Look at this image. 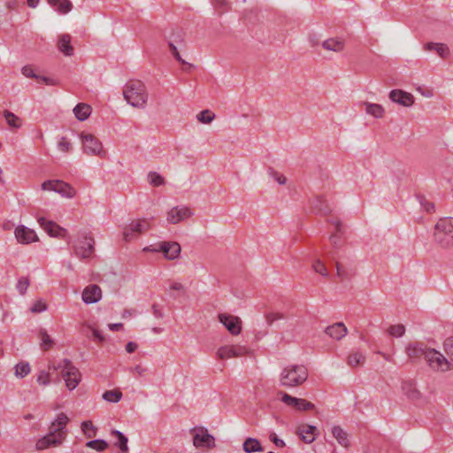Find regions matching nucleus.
<instances>
[{
  "label": "nucleus",
  "mask_w": 453,
  "mask_h": 453,
  "mask_svg": "<svg viewBox=\"0 0 453 453\" xmlns=\"http://www.w3.org/2000/svg\"><path fill=\"white\" fill-rule=\"evenodd\" d=\"M122 96L127 104L134 109L144 110L149 104V90L141 80L127 81L122 88Z\"/></svg>",
  "instance_id": "1"
},
{
  "label": "nucleus",
  "mask_w": 453,
  "mask_h": 453,
  "mask_svg": "<svg viewBox=\"0 0 453 453\" xmlns=\"http://www.w3.org/2000/svg\"><path fill=\"white\" fill-rule=\"evenodd\" d=\"M308 376L309 372L304 365L292 364L282 368L279 374V383L283 388H296L303 385Z\"/></svg>",
  "instance_id": "2"
},
{
  "label": "nucleus",
  "mask_w": 453,
  "mask_h": 453,
  "mask_svg": "<svg viewBox=\"0 0 453 453\" xmlns=\"http://www.w3.org/2000/svg\"><path fill=\"white\" fill-rule=\"evenodd\" d=\"M49 369L60 371L65 386L69 390H73L81 380V373L70 360L63 359L58 363L49 362Z\"/></svg>",
  "instance_id": "3"
},
{
  "label": "nucleus",
  "mask_w": 453,
  "mask_h": 453,
  "mask_svg": "<svg viewBox=\"0 0 453 453\" xmlns=\"http://www.w3.org/2000/svg\"><path fill=\"white\" fill-rule=\"evenodd\" d=\"M434 239L441 248L453 247V218H442L437 221Z\"/></svg>",
  "instance_id": "4"
},
{
  "label": "nucleus",
  "mask_w": 453,
  "mask_h": 453,
  "mask_svg": "<svg viewBox=\"0 0 453 453\" xmlns=\"http://www.w3.org/2000/svg\"><path fill=\"white\" fill-rule=\"evenodd\" d=\"M79 138L81 150L85 155L99 158L107 157V150L104 149L103 142L95 134L83 131L79 134Z\"/></svg>",
  "instance_id": "5"
},
{
  "label": "nucleus",
  "mask_w": 453,
  "mask_h": 453,
  "mask_svg": "<svg viewBox=\"0 0 453 453\" xmlns=\"http://www.w3.org/2000/svg\"><path fill=\"white\" fill-rule=\"evenodd\" d=\"M152 227V219L141 218L131 220L122 229V238L126 242L135 241Z\"/></svg>",
  "instance_id": "6"
},
{
  "label": "nucleus",
  "mask_w": 453,
  "mask_h": 453,
  "mask_svg": "<svg viewBox=\"0 0 453 453\" xmlns=\"http://www.w3.org/2000/svg\"><path fill=\"white\" fill-rule=\"evenodd\" d=\"M41 189L43 192H55L66 199H73L76 196V189L69 183L57 179L47 180L42 182Z\"/></svg>",
  "instance_id": "7"
},
{
  "label": "nucleus",
  "mask_w": 453,
  "mask_h": 453,
  "mask_svg": "<svg viewBox=\"0 0 453 453\" xmlns=\"http://www.w3.org/2000/svg\"><path fill=\"white\" fill-rule=\"evenodd\" d=\"M426 361L430 369L436 372H446L453 369L452 363L434 349H427Z\"/></svg>",
  "instance_id": "8"
},
{
  "label": "nucleus",
  "mask_w": 453,
  "mask_h": 453,
  "mask_svg": "<svg viewBox=\"0 0 453 453\" xmlns=\"http://www.w3.org/2000/svg\"><path fill=\"white\" fill-rule=\"evenodd\" d=\"M251 352V349L247 345L234 343L220 346L217 349L216 355L220 360H227L250 356Z\"/></svg>",
  "instance_id": "9"
},
{
  "label": "nucleus",
  "mask_w": 453,
  "mask_h": 453,
  "mask_svg": "<svg viewBox=\"0 0 453 453\" xmlns=\"http://www.w3.org/2000/svg\"><path fill=\"white\" fill-rule=\"evenodd\" d=\"M95 240L91 234L84 233L73 246L74 255L81 259L92 257L95 251Z\"/></svg>",
  "instance_id": "10"
},
{
  "label": "nucleus",
  "mask_w": 453,
  "mask_h": 453,
  "mask_svg": "<svg viewBox=\"0 0 453 453\" xmlns=\"http://www.w3.org/2000/svg\"><path fill=\"white\" fill-rule=\"evenodd\" d=\"M194 215V211L188 205L179 204L170 207L165 212V220L170 225H178Z\"/></svg>",
  "instance_id": "11"
},
{
  "label": "nucleus",
  "mask_w": 453,
  "mask_h": 453,
  "mask_svg": "<svg viewBox=\"0 0 453 453\" xmlns=\"http://www.w3.org/2000/svg\"><path fill=\"white\" fill-rule=\"evenodd\" d=\"M193 444L197 449H211L215 447V438L204 427L192 430Z\"/></svg>",
  "instance_id": "12"
},
{
  "label": "nucleus",
  "mask_w": 453,
  "mask_h": 453,
  "mask_svg": "<svg viewBox=\"0 0 453 453\" xmlns=\"http://www.w3.org/2000/svg\"><path fill=\"white\" fill-rule=\"evenodd\" d=\"M14 237L17 242L22 245H29L40 241L37 233L25 225H19L14 228Z\"/></svg>",
  "instance_id": "13"
},
{
  "label": "nucleus",
  "mask_w": 453,
  "mask_h": 453,
  "mask_svg": "<svg viewBox=\"0 0 453 453\" xmlns=\"http://www.w3.org/2000/svg\"><path fill=\"white\" fill-rule=\"evenodd\" d=\"M218 319L231 335L237 336L242 333V321L239 317L228 313H220Z\"/></svg>",
  "instance_id": "14"
},
{
  "label": "nucleus",
  "mask_w": 453,
  "mask_h": 453,
  "mask_svg": "<svg viewBox=\"0 0 453 453\" xmlns=\"http://www.w3.org/2000/svg\"><path fill=\"white\" fill-rule=\"evenodd\" d=\"M157 250L166 260L173 261L180 257L181 247L177 242L164 241L157 242Z\"/></svg>",
  "instance_id": "15"
},
{
  "label": "nucleus",
  "mask_w": 453,
  "mask_h": 453,
  "mask_svg": "<svg viewBox=\"0 0 453 453\" xmlns=\"http://www.w3.org/2000/svg\"><path fill=\"white\" fill-rule=\"evenodd\" d=\"M39 226L50 236L55 238H64L66 235V229L56 222L47 219L44 217H38Z\"/></svg>",
  "instance_id": "16"
},
{
  "label": "nucleus",
  "mask_w": 453,
  "mask_h": 453,
  "mask_svg": "<svg viewBox=\"0 0 453 453\" xmlns=\"http://www.w3.org/2000/svg\"><path fill=\"white\" fill-rule=\"evenodd\" d=\"M65 439V433H54L50 429V434L41 438L36 442V449L43 450L50 446H58Z\"/></svg>",
  "instance_id": "17"
},
{
  "label": "nucleus",
  "mask_w": 453,
  "mask_h": 453,
  "mask_svg": "<svg viewBox=\"0 0 453 453\" xmlns=\"http://www.w3.org/2000/svg\"><path fill=\"white\" fill-rule=\"evenodd\" d=\"M102 298L101 288L95 284L87 286L81 293V299L87 304L96 303Z\"/></svg>",
  "instance_id": "18"
},
{
  "label": "nucleus",
  "mask_w": 453,
  "mask_h": 453,
  "mask_svg": "<svg viewBox=\"0 0 453 453\" xmlns=\"http://www.w3.org/2000/svg\"><path fill=\"white\" fill-rule=\"evenodd\" d=\"M389 98L395 104L404 107H410L414 104V96L402 89H393L389 93Z\"/></svg>",
  "instance_id": "19"
},
{
  "label": "nucleus",
  "mask_w": 453,
  "mask_h": 453,
  "mask_svg": "<svg viewBox=\"0 0 453 453\" xmlns=\"http://www.w3.org/2000/svg\"><path fill=\"white\" fill-rule=\"evenodd\" d=\"M316 426L308 424H300L296 428V434L305 443H311L315 440Z\"/></svg>",
  "instance_id": "20"
},
{
  "label": "nucleus",
  "mask_w": 453,
  "mask_h": 453,
  "mask_svg": "<svg viewBox=\"0 0 453 453\" xmlns=\"http://www.w3.org/2000/svg\"><path fill=\"white\" fill-rule=\"evenodd\" d=\"M322 47L328 51L342 52L345 48V41L341 37H331L322 42Z\"/></svg>",
  "instance_id": "21"
},
{
  "label": "nucleus",
  "mask_w": 453,
  "mask_h": 453,
  "mask_svg": "<svg viewBox=\"0 0 453 453\" xmlns=\"http://www.w3.org/2000/svg\"><path fill=\"white\" fill-rule=\"evenodd\" d=\"M326 334L329 337L340 341L346 336L348 329L343 323L338 322L327 326Z\"/></svg>",
  "instance_id": "22"
},
{
  "label": "nucleus",
  "mask_w": 453,
  "mask_h": 453,
  "mask_svg": "<svg viewBox=\"0 0 453 453\" xmlns=\"http://www.w3.org/2000/svg\"><path fill=\"white\" fill-rule=\"evenodd\" d=\"M402 393L410 400L415 401L421 398V393L416 385L410 380L403 381L401 385Z\"/></svg>",
  "instance_id": "23"
},
{
  "label": "nucleus",
  "mask_w": 453,
  "mask_h": 453,
  "mask_svg": "<svg viewBox=\"0 0 453 453\" xmlns=\"http://www.w3.org/2000/svg\"><path fill=\"white\" fill-rule=\"evenodd\" d=\"M427 349L422 343L411 342L406 348V354L411 359L419 358L424 356L426 358Z\"/></svg>",
  "instance_id": "24"
},
{
  "label": "nucleus",
  "mask_w": 453,
  "mask_h": 453,
  "mask_svg": "<svg viewBox=\"0 0 453 453\" xmlns=\"http://www.w3.org/2000/svg\"><path fill=\"white\" fill-rule=\"evenodd\" d=\"M331 434L341 446L344 448L349 447V434L342 427L340 426H332Z\"/></svg>",
  "instance_id": "25"
},
{
  "label": "nucleus",
  "mask_w": 453,
  "mask_h": 453,
  "mask_svg": "<svg viewBox=\"0 0 453 453\" xmlns=\"http://www.w3.org/2000/svg\"><path fill=\"white\" fill-rule=\"evenodd\" d=\"M73 112L79 121H85L91 115L92 108L88 104L80 103L73 108Z\"/></svg>",
  "instance_id": "26"
},
{
  "label": "nucleus",
  "mask_w": 453,
  "mask_h": 453,
  "mask_svg": "<svg viewBox=\"0 0 453 453\" xmlns=\"http://www.w3.org/2000/svg\"><path fill=\"white\" fill-rule=\"evenodd\" d=\"M365 112L377 119H382L385 116V109L379 104H373L370 102H364L362 104Z\"/></svg>",
  "instance_id": "27"
},
{
  "label": "nucleus",
  "mask_w": 453,
  "mask_h": 453,
  "mask_svg": "<svg viewBox=\"0 0 453 453\" xmlns=\"http://www.w3.org/2000/svg\"><path fill=\"white\" fill-rule=\"evenodd\" d=\"M58 48L65 56H72L73 54V47L71 45V36L67 34L59 35Z\"/></svg>",
  "instance_id": "28"
},
{
  "label": "nucleus",
  "mask_w": 453,
  "mask_h": 453,
  "mask_svg": "<svg viewBox=\"0 0 453 453\" xmlns=\"http://www.w3.org/2000/svg\"><path fill=\"white\" fill-rule=\"evenodd\" d=\"M365 362V356L358 351H351L347 357V364L351 368H357L362 366Z\"/></svg>",
  "instance_id": "29"
},
{
  "label": "nucleus",
  "mask_w": 453,
  "mask_h": 453,
  "mask_svg": "<svg viewBox=\"0 0 453 453\" xmlns=\"http://www.w3.org/2000/svg\"><path fill=\"white\" fill-rule=\"evenodd\" d=\"M14 376L18 379H23L30 374L32 368L27 361H20L13 368Z\"/></svg>",
  "instance_id": "30"
},
{
  "label": "nucleus",
  "mask_w": 453,
  "mask_h": 453,
  "mask_svg": "<svg viewBox=\"0 0 453 453\" xmlns=\"http://www.w3.org/2000/svg\"><path fill=\"white\" fill-rule=\"evenodd\" d=\"M243 450L245 453H256V452H263L264 449L261 446L259 441L255 438H247L243 442Z\"/></svg>",
  "instance_id": "31"
},
{
  "label": "nucleus",
  "mask_w": 453,
  "mask_h": 453,
  "mask_svg": "<svg viewBox=\"0 0 453 453\" xmlns=\"http://www.w3.org/2000/svg\"><path fill=\"white\" fill-rule=\"evenodd\" d=\"M311 268L313 272L324 278H329V272L324 261L319 257H316L311 261Z\"/></svg>",
  "instance_id": "32"
},
{
  "label": "nucleus",
  "mask_w": 453,
  "mask_h": 453,
  "mask_svg": "<svg viewBox=\"0 0 453 453\" xmlns=\"http://www.w3.org/2000/svg\"><path fill=\"white\" fill-rule=\"evenodd\" d=\"M47 2L50 5L56 7L58 12L62 14L68 13L73 8L70 0H47Z\"/></svg>",
  "instance_id": "33"
},
{
  "label": "nucleus",
  "mask_w": 453,
  "mask_h": 453,
  "mask_svg": "<svg viewBox=\"0 0 453 453\" xmlns=\"http://www.w3.org/2000/svg\"><path fill=\"white\" fill-rule=\"evenodd\" d=\"M67 421V416L65 413H60L58 415L56 420L52 422L50 429L54 433H65L63 430L65 427Z\"/></svg>",
  "instance_id": "34"
},
{
  "label": "nucleus",
  "mask_w": 453,
  "mask_h": 453,
  "mask_svg": "<svg viewBox=\"0 0 453 453\" xmlns=\"http://www.w3.org/2000/svg\"><path fill=\"white\" fill-rule=\"evenodd\" d=\"M426 50H434L437 54L445 58L449 55V50L448 46L441 43L428 42L425 45Z\"/></svg>",
  "instance_id": "35"
},
{
  "label": "nucleus",
  "mask_w": 453,
  "mask_h": 453,
  "mask_svg": "<svg viewBox=\"0 0 453 453\" xmlns=\"http://www.w3.org/2000/svg\"><path fill=\"white\" fill-rule=\"evenodd\" d=\"M148 183L154 188L162 187L165 185V178L158 173L151 171L147 174Z\"/></svg>",
  "instance_id": "36"
},
{
  "label": "nucleus",
  "mask_w": 453,
  "mask_h": 453,
  "mask_svg": "<svg viewBox=\"0 0 453 453\" xmlns=\"http://www.w3.org/2000/svg\"><path fill=\"white\" fill-rule=\"evenodd\" d=\"M38 337L41 341V343H40L41 348L44 351H48L55 344L54 341L51 339V337L49 335L47 331L44 329L40 330Z\"/></svg>",
  "instance_id": "37"
},
{
  "label": "nucleus",
  "mask_w": 453,
  "mask_h": 453,
  "mask_svg": "<svg viewBox=\"0 0 453 453\" xmlns=\"http://www.w3.org/2000/svg\"><path fill=\"white\" fill-rule=\"evenodd\" d=\"M50 371H54L53 369H42L36 374V382L42 387H46L51 382V374Z\"/></svg>",
  "instance_id": "38"
},
{
  "label": "nucleus",
  "mask_w": 453,
  "mask_h": 453,
  "mask_svg": "<svg viewBox=\"0 0 453 453\" xmlns=\"http://www.w3.org/2000/svg\"><path fill=\"white\" fill-rule=\"evenodd\" d=\"M3 115H4L7 124L9 125V127H11L12 128H19L22 126L21 119L18 116H16L14 113L5 110L3 112Z\"/></svg>",
  "instance_id": "39"
},
{
  "label": "nucleus",
  "mask_w": 453,
  "mask_h": 453,
  "mask_svg": "<svg viewBox=\"0 0 453 453\" xmlns=\"http://www.w3.org/2000/svg\"><path fill=\"white\" fill-rule=\"evenodd\" d=\"M103 398L109 403H118L122 398V392L117 388L107 390L103 394Z\"/></svg>",
  "instance_id": "40"
},
{
  "label": "nucleus",
  "mask_w": 453,
  "mask_h": 453,
  "mask_svg": "<svg viewBox=\"0 0 453 453\" xmlns=\"http://www.w3.org/2000/svg\"><path fill=\"white\" fill-rule=\"evenodd\" d=\"M81 428L85 436L88 438H94L96 435L97 428L90 420L83 421L81 423Z\"/></svg>",
  "instance_id": "41"
},
{
  "label": "nucleus",
  "mask_w": 453,
  "mask_h": 453,
  "mask_svg": "<svg viewBox=\"0 0 453 453\" xmlns=\"http://www.w3.org/2000/svg\"><path fill=\"white\" fill-rule=\"evenodd\" d=\"M311 205L322 213L326 214L329 211V207L322 196H315L311 201Z\"/></svg>",
  "instance_id": "42"
},
{
  "label": "nucleus",
  "mask_w": 453,
  "mask_h": 453,
  "mask_svg": "<svg viewBox=\"0 0 453 453\" xmlns=\"http://www.w3.org/2000/svg\"><path fill=\"white\" fill-rule=\"evenodd\" d=\"M214 119L215 114L210 110H203L196 115V119L202 124H211Z\"/></svg>",
  "instance_id": "43"
},
{
  "label": "nucleus",
  "mask_w": 453,
  "mask_h": 453,
  "mask_svg": "<svg viewBox=\"0 0 453 453\" xmlns=\"http://www.w3.org/2000/svg\"><path fill=\"white\" fill-rule=\"evenodd\" d=\"M111 434H113L114 436H116L118 438L119 441L116 443V445L119 448V449L122 452H127L128 450L127 438L121 432L117 431V430H113L111 432Z\"/></svg>",
  "instance_id": "44"
},
{
  "label": "nucleus",
  "mask_w": 453,
  "mask_h": 453,
  "mask_svg": "<svg viewBox=\"0 0 453 453\" xmlns=\"http://www.w3.org/2000/svg\"><path fill=\"white\" fill-rule=\"evenodd\" d=\"M86 446L100 452L105 450L109 447L108 443L104 440L89 441L86 443Z\"/></svg>",
  "instance_id": "45"
},
{
  "label": "nucleus",
  "mask_w": 453,
  "mask_h": 453,
  "mask_svg": "<svg viewBox=\"0 0 453 453\" xmlns=\"http://www.w3.org/2000/svg\"><path fill=\"white\" fill-rule=\"evenodd\" d=\"M388 333L393 337H402L405 333V326L402 324L392 325L388 328Z\"/></svg>",
  "instance_id": "46"
},
{
  "label": "nucleus",
  "mask_w": 453,
  "mask_h": 453,
  "mask_svg": "<svg viewBox=\"0 0 453 453\" xmlns=\"http://www.w3.org/2000/svg\"><path fill=\"white\" fill-rule=\"evenodd\" d=\"M57 147L58 150L63 153H68L73 150V144L66 137L60 138Z\"/></svg>",
  "instance_id": "47"
},
{
  "label": "nucleus",
  "mask_w": 453,
  "mask_h": 453,
  "mask_svg": "<svg viewBox=\"0 0 453 453\" xmlns=\"http://www.w3.org/2000/svg\"><path fill=\"white\" fill-rule=\"evenodd\" d=\"M30 285L29 280L27 277H21L18 280L16 288L19 295L23 296L26 294Z\"/></svg>",
  "instance_id": "48"
},
{
  "label": "nucleus",
  "mask_w": 453,
  "mask_h": 453,
  "mask_svg": "<svg viewBox=\"0 0 453 453\" xmlns=\"http://www.w3.org/2000/svg\"><path fill=\"white\" fill-rule=\"evenodd\" d=\"M298 399L299 398L292 396L287 393H281V402L288 406L294 407L295 409H296Z\"/></svg>",
  "instance_id": "49"
},
{
  "label": "nucleus",
  "mask_w": 453,
  "mask_h": 453,
  "mask_svg": "<svg viewBox=\"0 0 453 453\" xmlns=\"http://www.w3.org/2000/svg\"><path fill=\"white\" fill-rule=\"evenodd\" d=\"M298 399L299 398L292 396L287 393H281V402L288 406L294 407L295 409H296Z\"/></svg>",
  "instance_id": "50"
},
{
  "label": "nucleus",
  "mask_w": 453,
  "mask_h": 453,
  "mask_svg": "<svg viewBox=\"0 0 453 453\" xmlns=\"http://www.w3.org/2000/svg\"><path fill=\"white\" fill-rule=\"evenodd\" d=\"M443 349L450 359L449 361L453 364V337L448 338L444 341Z\"/></svg>",
  "instance_id": "51"
},
{
  "label": "nucleus",
  "mask_w": 453,
  "mask_h": 453,
  "mask_svg": "<svg viewBox=\"0 0 453 453\" xmlns=\"http://www.w3.org/2000/svg\"><path fill=\"white\" fill-rule=\"evenodd\" d=\"M47 303L42 300H37L30 308L31 312L33 313H41L47 310Z\"/></svg>",
  "instance_id": "52"
},
{
  "label": "nucleus",
  "mask_w": 453,
  "mask_h": 453,
  "mask_svg": "<svg viewBox=\"0 0 453 453\" xmlns=\"http://www.w3.org/2000/svg\"><path fill=\"white\" fill-rule=\"evenodd\" d=\"M213 5L219 13H224L228 10L229 4L227 0H213Z\"/></svg>",
  "instance_id": "53"
},
{
  "label": "nucleus",
  "mask_w": 453,
  "mask_h": 453,
  "mask_svg": "<svg viewBox=\"0 0 453 453\" xmlns=\"http://www.w3.org/2000/svg\"><path fill=\"white\" fill-rule=\"evenodd\" d=\"M21 73L27 78L36 79L38 75L35 73V70L33 65H26L21 68Z\"/></svg>",
  "instance_id": "54"
},
{
  "label": "nucleus",
  "mask_w": 453,
  "mask_h": 453,
  "mask_svg": "<svg viewBox=\"0 0 453 453\" xmlns=\"http://www.w3.org/2000/svg\"><path fill=\"white\" fill-rule=\"evenodd\" d=\"M314 404L305 399L299 398L296 409L297 411H310L314 409Z\"/></svg>",
  "instance_id": "55"
},
{
  "label": "nucleus",
  "mask_w": 453,
  "mask_h": 453,
  "mask_svg": "<svg viewBox=\"0 0 453 453\" xmlns=\"http://www.w3.org/2000/svg\"><path fill=\"white\" fill-rule=\"evenodd\" d=\"M151 311L153 316L157 319H161L165 317L163 306L159 303H153L151 305Z\"/></svg>",
  "instance_id": "56"
},
{
  "label": "nucleus",
  "mask_w": 453,
  "mask_h": 453,
  "mask_svg": "<svg viewBox=\"0 0 453 453\" xmlns=\"http://www.w3.org/2000/svg\"><path fill=\"white\" fill-rule=\"evenodd\" d=\"M329 240H330L331 244L334 248H340L343 243L342 234L334 233L330 235Z\"/></svg>",
  "instance_id": "57"
},
{
  "label": "nucleus",
  "mask_w": 453,
  "mask_h": 453,
  "mask_svg": "<svg viewBox=\"0 0 453 453\" xmlns=\"http://www.w3.org/2000/svg\"><path fill=\"white\" fill-rule=\"evenodd\" d=\"M284 319V315L280 312H272L266 316V320L269 324H273L276 320Z\"/></svg>",
  "instance_id": "58"
},
{
  "label": "nucleus",
  "mask_w": 453,
  "mask_h": 453,
  "mask_svg": "<svg viewBox=\"0 0 453 453\" xmlns=\"http://www.w3.org/2000/svg\"><path fill=\"white\" fill-rule=\"evenodd\" d=\"M37 81H38V82L44 83L45 85H48V86H57L58 84L57 80H54L52 78L46 77V76H39L38 75Z\"/></svg>",
  "instance_id": "59"
},
{
  "label": "nucleus",
  "mask_w": 453,
  "mask_h": 453,
  "mask_svg": "<svg viewBox=\"0 0 453 453\" xmlns=\"http://www.w3.org/2000/svg\"><path fill=\"white\" fill-rule=\"evenodd\" d=\"M271 175L280 185H284L287 183V178L283 174L278 172H272Z\"/></svg>",
  "instance_id": "60"
},
{
  "label": "nucleus",
  "mask_w": 453,
  "mask_h": 453,
  "mask_svg": "<svg viewBox=\"0 0 453 453\" xmlns=\"http://www.w3.org/2000/svg\"><path fill=\"white\" fill-rule=\"evenodd\" d=\"M269 438L277 447L282 448L285 446L283 440L280 439L275 433H272Z\"/></svg>",
  "instance_id": "61"
},
{
  "label": "nucleus",
  "mask_w": 453,
  "mask_h": 453,
  "mask_svg": "<svg viewBox=\"0 0 453 453\" xmlns=\"http://www.w3.org/2000/svg\"><path fill=\"white\" fill-rule=\"evenodd\" d=\"M169 48H170L172 54L176 58V60H178L180 63H184V60L181 58V57L177 50V47L173 43L171 42L169 44Z\"/></svg>",
  "instance_id": "62"
},
{
  "label": "nucleus",
  "mask_w": 453,
  "mask_h": 453,
  "mask_svg": "<svg viewBox=\"0 0 453 453\" xmlns=\"http://www.w3.org/2000/svg\"><path fill=\"white\" fill-rule=\"evenodd\" d=\"M169 288L173 291L183 292L185 287L181 282L173 281L170 284Z\"/></svg>",
  "instance_id": "63"
},
{
  "label": "nucleus",
  "mask_w": 453,
  "mask_h": 453,
  "mask_svg": "<svg viewBox=\"0 0 453 453\" xmlns=\"http://www.w3.org/2000/svg\"><path fill=\"white\" fill-rule=\"evenodd\" d=\"M88 327L90 328V330L93 334V336L96 339H97L100 342H103L105 340L104 336L97 329H96L90 326H88Z\"/></svg>",
  "instance_id": "64"
}]
</instances>
